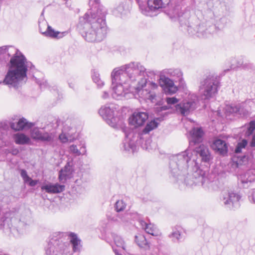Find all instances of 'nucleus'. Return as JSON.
Masks as SVG:
<instances>
[{
  "label": "nucleus",
  "mask_w": 255,
  "mask_h": 255,
  "mask_svg": "<svg viewBox=\"0 0 255 255\" xmlns=\"http://www.w3.org/2000/svg\"><path fill=\"white\" fill-rule=\"evenodd\" d=\"M196 154L201 160L209 162L212 159L207 146L201 144L192 151L187 149L173 155L170 159L169 168L171 176L175 181L184 182L187 185L205 186L209 182L207 173L200 168Z\"/></svg>",
  "instance_id": "obj_1"
},
{
  "label": "nucleus",
  "mask_w": 255,
  "mask_h": 255,
  "mask_svg": "<svg viewBox=\"0 0 255 255\" xmlns=\"http://www.w3.org/2000/svg\"><path fill=\"white\" fill-rule=\"evenodd\" d=\"M145 74L147 75V72L142 65L138 63L131 62L113 71L111 73L112 85H130L129 81L138 80L137 85L134 88L138 97L145 101L157 103L158 85L152 82L147 81Z\"/></svg>",
  "instance_id": "obj_2"
},
{
  "label": "nucleus",
  "mask_w": 255,
  "mask_h": 255,
  "mask_svg": "<svg viewBox=\"0 0 255 255\" xmlns=\"http://www.w3.org/2000/svg\"><path fill=\"white\" fill-rule=\"evenodd\" d=\"M100 0H89V4L97 8L96 13L94 10L87 12L81 19L84 21L83 36L88 42L101 41L106 36L107 27L106 24V10L99 5Z\"/></svg>",
  "instance_id": "obj_3"
},
{
  "label": "nucleus",
  "mask_w": 255,
  "mask_h": 255,
  "mask_svg": "<svg viewBox=\"0 0 255 255\" xmlns=\"http://www.w3.org/2000/svg\"><path fill=\"white\" fill-rule=\"evenodd\" d=\"M24 56H15L10 59L8 69L3 83L9 88L18 89L27 80V66Z\"/></svg>",
  "instance_id": "obj_4"
},
{
  "label": "nucleus",
  "mask_w": 255,
  "mask_h": 255,
  "mask_svg": "<svg viewBox=\"0 0 255 255\" xmlns=\"http://www.w3.org/2000/svg\"><path fill=\"white\" fill-rule=\"evenodd\" d=\"M165 101L170 107L175 105V110L177 113L186 116L196 109L198 98L195 94H191L179 104V100L174 97H167Z\"/></svg>",
  "instance_id": "obj_5"
},
{
  "label": "nucleus",
  "mask_w": 255,
  "mask_h": 255,
  "mask_svg": "<svg viewBox=\"0 0 255 255\" xmlns=\"http://www.w3.org/2000/svg\"><path fill=\"white\" fill-rule=\"evenodd\" d=\"M63 233H55L45 249V255H70L69 243L64 242Z\"/></svg>",
  "instance_id": "obj_6"
},
{
  "label": "nucleus",
  "mask_w": 255,
  "mask_h": 255,
  "mask_svg": "<svg viewBox=\"0 0 255 255\" xmlns=\"http://www.w3.org/2000/svg\"><path fill=\"white\" fill-rule=\"evenodd\" d=\"M189 15L184 13L179 16V21L181 26H187V30L191 35H196L199 37L205 38L209 37L211 34L212 30L214 29V26L206 28L203 25L195 24L193 22V19H189Z\"/></svg>",
  "instance_id": "obj_7"
},
{
  "label": "nucleus",
  "mask_w": 255,
  "mask_h": 255,
  "mask_svg": "<svg viewBox=\"0 0 255 255\" xmlns=\"http://www.w3.org/2000/svg\"><path fill=\"white\" fill-rule=\"evenodd\" d=\"M219 80L217 77L210 76L201 81L199 92L201 98L208 100L213 98L218 91Z\"/></svg>",
  "instance_id": "obj_8"
},
{
  "label": "nucleus",
  "mask_w": 255,
  "mask_h": 255,
  "mask_svg": "<svg viewBox=\"0 0 255 255\" xmlns=\"http://www.w3.org/2000/svg\"><path fill=\"white\" fill-rule=\"evenodd\" d=\"M141 12L146 15L152 16L153 12L167 5L170 0H136Z\"/></svg>",
  "instance_id": "obj_9"
},
{
  "label": "nucleus",
  "mask_w": 255,
  "mask_h": 255,
  "mask_svg": "<svg viewBox=\"0 0 255 255\" xmlns=\"http://www.w3.org/2000/svg\"><path fill=\"white\" fill-rule=\"evenodd\" d=\"M113 85V92L112 96L113 98L117 100H125L132 98L133 97L138 96L137 94L134 91L129 90L130 86L129 85H122L115 84Z\"/></svg>",
  "instance_id": "obj_10"
},
{
  "label": "nucleus",
  "mask_w": 255,
  "mask_h": 255,
  "mask_svg": "<svg viewBox=\"0 0 255 255\" xmlns=\"http://www.w3.org/2000/svg\"><path fill=\"white\" fill-rule=\"evenodd\" d=\"M117 109V105L110 104L102 107L99 111L100 116L112 127L116 126L118 122V118L115 117Z\"/></svg>",
  "instance_id": "obj_11"
},
{
  "label": "nucleus",
  "mask_w": 255,
  "mask_h": 255,
  "mask_svg": "<svg viewBox=\"0 0 255 255\" xmlns=\"http://www.w3.org/2000/svg\"><path fill=\"white\" fill-rule=\"evenodd\" d=\"M15 56H24L15 48L11 46H3L0 47V66L7 64L9 58Z\"/></svg>",
  "instance_id": "obj_12"
},
{
  "label": "nucleus",
  "mask_w": 255,
  "mask_h": 255,
  "mask_svg": "<svg viewBox=\"0 0 255 255\" xmlns=\"http://www.w3.org/2000/svg\"><path fill=\"white\" fill-rule=\"evenodd\" d=\"M241 198L238 193L229 190L223 193L222 201L227 208L232 209L240 206L239 202Z\"/></svg>",
  "instance_id": "obj_13"
},
{
  "label": "nucleus",
  "mask_w": 255,
  "mask_h": 255,
  "mask_svg": "<svg viewBox=\"0 0 255 255\" xmlns=\"http://www.w3.org/2000/svg\"><path fill=\"white\" fill-rule=\"evenodd\" d=\"M73 166V159L68 158L66 165L59 172L58 179L61 182L64 183L73 177L74 172Z\"/></svg>",
  "instance_id": "obj_14"
},
{
  "label": "nucleus",
  "mask_w": 255,
  "mask_h": 255,
  "mask_svg": "<svg viewBox=\"0 0 255 255\" xmlns=\"http://www.w3.org/2000/svg\"><path fill=\"white\" fill-rule=\"evenodd\" d=\"M174 82V80L170 79L165 75L160 74L159 83L161 87L164 88L166 93L171 95L177 91L178 88L175 85Z\"/></svg>",
  "instance_id": "obj_15"
},
{
  "label": "nucleus",
  "mask_w": 255,
  "mask_h": 255,
  "mask_svg": "<svg viewBox=\"0 0 255 255\" xmlns=\"http://www.w3.org/2000/svg\"><path fill=\"white\" fill-rule=\"evenodd\" d=\"M161 74L166 76H169L172 78L175 83H179V86L183 88L185 86V82L183 78V74L179 69H166L163 70Z\"/></svg>",
  "instance_id": "obj_16"
},
{
  "label": "nucleus",
  "mask_w": 255,
  "mask_h": 255,
  "mask_svg": "<svg viewBox=\"0 0 255 255\" xmlns=\"http://www.w3.org/2000/svg\"><path fill=\"white\" fill-rule=\"evenodd\" d=\"M148 118V114L146 112H135L129 118V123L134 127L142 126Z\"/></svg>",
  "instance_id": "obj_17"
},
{
  "label": "nucleus",
  "mask_w": 255,
  "mask_h": 255,
  "mask_svg": "<svg viewBox=\"0 0 255 255\" xmlns=\"http://www.w3.org/2000/svg\"><path fill=\"white\" fill-rule=\"evenodd\" d=\"M239 180L243 188H248L251 186L252 183L255 182V168L250 169L240 175Z\"/></svg>",
  "instance_id": "obj_18"
},
{
  "label": "nucleus",
  "mask_w": 255,
  "mask_h": 255,
  "mask_svg": "<svg viewBox=\"0 0 255 255\" xmlns=\"http://www.w3.org/2000/svg\"><path fill=\"white\" fill-rule=\"evenodd\" d=\"M65 187L64 185L58 183H49L43 185L41 187V189L49 194H57L63 192L65 190Z\"/></svg>",
  "instance_id": "obj_19"
},
{
  "label": "nucleus",
  "mask_w": 255,
  "mask_h": 255,
  "mask_svg": "<svg viewBox=\"0 0 255 255\" xmlns=\"http://www.w3.org/2000/svg\"><path fill=\"white\" fill-rule=\"evenodd\" d=\"M190 134L191 137L189 143L190 145H192L202 141L204 132L201 128L195 127L192 128L190 131Z\"/></svg>",
  "instance_id": "obj_20"
},
{
  "label": "nucleus",
  "mask_w": 255,
  "mask_h": 255,
  "mask_svg": "<svg viewBox=\"0 0 255 255\" xmlns=\"http://www.w3.org/2000/svg\"><path fill=\"white\" fill-rule=\"evenodd\" d=\"M140 226L147 234L153 236H158L160 232L156 227L151 223L147 224L143 220L139 221Z\"/></svg>",
  "instance_id": "obj_21"
},
{
  "label": "nucleus",
  "mask_w": 255,
  "mask_h": 255,
  "mask_svg": "<svg viewBox=\"0 0 255 255\" xmlns=\"http://www.w3.org/2000/svg\"><path fill=\"white\" fill-rule=\"evenodd\" d=\"M213 147L215 150L223 155L228 152V145L224 140L218 139L214 142Z\"/></svg>",
  "instance_id": "obj_22"
},
{
  "label": "nucleus",
  "mask_w": 255,
  "mask_h": 255,
  "mask_svg": "<svg viewBox=\"0 0 255 255\" xmlns=\"http://www.w3.org/2000/svg\"><path fill=\"white\" fill-rule=\"evenodd\" d=\"M33 126L31 123H28L24 118L19 120L16 124L12 123L11 124V128L15 130H22L24 128H30Z\"/></svg>",
  "instance_id": "obj_23"
},
{
  "label": "nucleus",
  "mask_w": 255,
  "mask_h": 255,
  "mask_svg": "<svg viewBox=\"0 0 255 255\" xmlns=\"http://www.w3.org/2000/svg\"><path fill=\"white\" fill-rule=\"evenodd\" d=\"M123 147L126 151L132 152H134L136 149L135 140L131 139L128 135L126 134V138L123 142Z\"/></svg>",
  "instance_id": "obj_24"
},
{
  "label": "nucleus",
  "mask_w": 255,
  "mask_h": 255,
  "mask_svg": "<svg viewBox=\"0 0 255 255\" xmlns=\"http://www.w3.org/2000/svg\"><path fill=\"white\" fill-rule=\"evenodd\" d=\"M70 242L72 246L74 252H80L81 248V240L78 238L76 234L70 233L69 235Z\"/></svg>",
  "instance_id": "obj_25"
},
{
  "label": "nucleus",
  "mask_w": 255,
  "mask_h": 255,
  "mask_svg": "<svg viewBox=\"0 0 255 255\" xmlns=\"http://www.w3.org/2000/svg\"><path fill=\"white\" fill-rule=\"evenodd\" d=\"M135 242L138 247L145 250L150 249V244L147 241L145 237L141 234L135 236Z\"/></svg>",
  "instance_id": "obj_26"
},
{
  "label": "nucleus",
  "mask_w": 255,
  "mask_h": 255,
  "mask_svg": "<svg viewBox=\"0 0 255 255\" xmlns=\"http://www.w3.org/2000/svg\"><path fill=\"white\" fill-rule=\"evenodd\" d=\"M67 33V32L66 31L63 32L56 31L51 26H48L46 30L44 31V32H43V35L52 38H60L65 36Z\"/></svg>",
  "instance_id": "obj_27"
},
{
  "label": "nucleus",
  "mask_w": 255,
  "mask_h": 255,
  "mask_svg": "<svg viewBox=\"0 0 255 255\" xmlns=\"http://www.w3.org/2000/svg\"><path fill=\"white\" fill-rule=\"evenodd\" d=\"M14 139L17 144H26L30 141V138L23 133H16L14 135Z\"/></svg>",
  "instance_id": "obj_28"
},
{
  "label": "nucleus",
  "mask_w": 255,
  "mask_h": 255,
  "mask_svg": "<svg viewBox=\"0 0 255 255\" xmlns=\"http://www.w3.org/2000/svg\"><path fill=\"white\" fill-rule=\"evenodd\" d=\"M158 125V123L155 120L151 121L147 123L146 127L143 129L140 135V138H142V136L144 134L148 133L150 131L156 128Z\"/></svg>",
  "instance_id": "obj_29"
},
{
  "label": "nucleus",
  "mask_w": 255,
  "mask_h": 255,
  "mask_svg": "<svg viewBox=\"0 0 255 255\" xmlns=\"http://www.w3.org/2000/svg\"><path fill=\"white\" fill-rule=\"evenodd\" d=\"M112 237L116 246L122 248L124 250H126L125 242L121 236L116 234H113Z\"/></svg>",
  "instance_id": "obj_30"
},
{
  "label": "nucleus",
  "mask_w": 255,
  "mask_h": 255,
  "mask_svg": "<svg viewBox=\"0 0 255 255\" xmlns=\"http://www.w3.org/2000/svg\"><path fill=\"white\" fill-rule=\"evenodd\" d=\"M92 77L94 82L97 85L98 88H101L104 86V82L101 79L98 72L94 70L93 72Z\"/></svg>",
  "instance_id": "obj_31"
},
{
  "label": "nucleus",
  "mask_w": 255,
  "mask_h": 255,
  "mask_svg": "<svg viewBox=\"0 0 255 255\" xmlns=\"http://www.w3.org/2000/svg\"><path fill=\"white\" fill-rule=\"evenodd\" d=\"M169 237L173 242L178 243L180 242V240L182 239L181 232L180 231L175 229L169 235Z\"/></svg>",
  "instance_id": "obj_32"
},
{
  "label": "nucleus",
  "mask_w": 255,
  "mask_h": 255,
  "mask_svg": "<svg viewBox=\"0 0 255 255\" xmlns=\"http://www.w3.org/2000/svg\"><path fill=\"white\" fill-rule=\"evenodd\" d=\"M247 144L248 141L246 139H243L241 142H238L235 150V153H240L242 152L243 149H245Z\"/></svg>",
  "instance_id": "obj_33"
},
{
  "label": "nucleus",
  "mask_w": 255,
  "mask_h": 255,
  "mask_svg": "<svg viewBox=\"0 0 255 255\" xmlns=\"http://www.w3.org/2000/svg\"><path fill=\"white\" fill-rule=\"evenodd\" d=\"M126 207V203L123 200L117 201L115 204V210L117 212L119 213L123 211Z\"/></svg>",
  "instance_id": "obj_34"
},
{
  "label": "nucleus",
  "mask_w": 255,
  "mask_h": 255,
  "mask_svg": "<svg viewBox=\"0 0 255 255\" xmlns=\"http://www.w3.org/2000/svg\"><path fill=\"white\" fill-rule=\"evenodd\" d=\"M54 137V134L53 133L43 131L39 140L43 141L50 142L53 140Z\"/></svg>",
  "instance_id": "obj_35"
},
{
  "label": "nucleus",
  "mask_w": 255,
  "mask_h": 255,
  "mask_svg": "<svg viewBox=\"0 0 255 255\" xmlns=\"http://www.w3.org/2000/svg\"><path fill=\"white\" fill-rule=\"evenodd\" d=\"M42 132V130L38 128H34L31 130V136L33 139L39 140Z\"/></svg>",
  "instance_id": "obj_36"
},
{
  "label": "nucleus",
  "mask_w": 255,
  "mask_h": 255,
  "mask_svg": "<svg viewBox=\"0 0 255 255\" xmlns=\"http://www.w3.org/2000/svg\"><path fill=\"white\" fill-rule=\"evenodd\" d=\"M48 26H50L48 24L47 21L44 18L41 17L39 20V29L40 33L43 34V32Z\"/></svg>",
  "instance_id": "obj_37"
},
{
  "label": "nucleus",
  "mask_w": 255,
  "mask_h": 255,
  "mask_svg": "<svg viewBox=\"0 0 255 255\" xmlns=\"http://www.w3.org/2000/svg\"><path fill=\"white\" fill-rule=\"evenodd\" d=\"M116 217L117 218V223L119 224H124L128 222V218L127 217L128 215L126 214L116 213Z\"/></svg>",
  "instance_id": "obj_38"
},
{
  "label": "nucleus",
  "mask_w": 255,
  "mask_h": 255,
  "mask_svg": "<svg viewBox=\"0 0 255 255\" xmlns=\"http://www.w3.org/2000/svg\"><path fill=\"white\" fill-rule=\"evenodd\" d=\"M238 110H239V105H232L230 106H228L226 107L225 109V112L227 114L233 113L237 114Z\"/></svg>",
  "instance_id": "obj_39"
},
{
  "label": "nucleus",
  "mask_w": 255,
  "mask_h": 255,
  "mask_svg": "<svg viewBox=\"0 0 255 255\" xmlns=\"http://www.w3.org/2000/svg\"><path fill=\"white\" fill-rule=\"evenodd\" d=\"M59 139L63 143H65L67 141L72 142L73 141V138L66 135L65 133H61L59 136Z\"/></svg>",
  "instance_id": "obj_40"
},
{
  "label": "nucleus",
  "mask_w": 255,
  "mask_h": 255,
  "mask_svg": "<svg viewBox=\"0 0 255 255\" xmlns=\"http://www.w3.org/2000/svg\"><path fill=\"white\" fill-rule=\"evenodd\" d=\"M237 67H242L245 69H252L253 68V65L252 64L248 63L247 62H245V63H243V62H239L237 65Z\"/></svg>",
  "instance_id": "obj_41"
},
{
  "label": "nucleus",
  "mask_w": 255,
  "mask_h": 255,
  "mask_svg": "<svg viewBox=\"0 0 255 255\" xmlns=\"http://www.w3.org/2000/svg\"><path fill=\"white\" fill-rule=\"evenodd\" d=\"M70 151L71 153L75 154L76 155H80L81 153L79 150L78 149L76 145H71L69 147Z\"/></svg>",
  "instance_id": "obj_42"
},
{
  "label": "nucleus",
  "mask_w": 255,
  "mask_h": 255,
  "mask_svg": "<svg viewBox=\"0 0 255 255\" xmlns=\"http://www.w3.org/2000/svg\"><path fill=\"white\" fill-rule=\"evenodd\" d=\"M241 116H246L248 115V111L245 110L242 106L239 105V110H238L237 114Z\"/></svg>",
  "instance_id": "obj_43"
},
{
  "label": "nucleus",
  "mask_w": 255,
  "mask_h": 255,
  "mask_svg": "<svg viewBox=\"0 0 255 255\" xmlns=\"http://www.w3.org/2000/svg\"><path fill=\"white\" fill-rule=\"evenodd\" d=\"M20 175L25 182H27L28 180L30 179V177L28 176L26 171L24 169L20 170Z\"/></svg>",
  "instance_id": "obj_44"
},
{
  "label": "nucleus",
  "mask_w": 255,
  "mask_h": 255,
  "mask_svg": "<svg viewBox=\"0 0 255 255\" xmlns=\"http://www.w3.org/2000/svg\"><path fill=\"white\" fill-rule=\"evenodd\" d=\"M107 220L110 222H113L115 223H117V220L116 215L115 214H111V215H107Z\"/></svg>",
  "instance_id": "obj_45"
},
{
  "label": "nucleus",
  "mask_w": 255,
  "mask_h": 255,
  "mask_svg": "<svg viewBox=\"0 0 255 255\" xmlns=\"http://www.w3.org/2000/svg\"><path fill=\"white\" fill-rule=\"evenodd\" d=\"M83 184L84 181L82 177H80L79 179H77L75 181V185L78 187L82 186Z\"/></svg>",
  "instance_id": "obj_46"
},
{
  "label": "nucleus",
  "mask_w": 255,
  "mask_h": 255,
  "mask_svg": "<svg viewBox=\"0 0 255 255\" xmlns=\"http://www.w3.org/2000/svg\"><path fill=\"white\" fill-rule=\"evenodd\" d=\"M255 129V121H251L250 123L248 130L252 133Z\"/></svg>",
  "instance_id": "obj_47"
},
{
  "label": "nucleus",
  "mask_w": 255,
  "mask_h": 255,
  "mask_svg": "<svg viewBox=\"0 0 255 255\" xmlns=\"http://www.w3.org/2000/svg\"><path fill=\"white\" fill-rule=\"evenodd\" d=\"M68 84H69V86L70 88H71L75 90L77 89V85L76 84V82L75 81H72L71 82H69Z\"/></svg>",
  "instance_id": "obj_48"
},
{
  "label": "nucleus",
  "mask_w": 255,
  "mask_h": 255,
  "mask_svg": "<svg viewBox=\"0 0 255 255\" xmlns=\"http://www.w3.org/2000/svg\"><path fill=\"white\" fill-rule=\"evenodd\" d=\"M8 152L11 153L13 155H16L19 153V150L17 148L13 147L9 150Z\"/></svg>",
  "instance_id": "obj_49"
},
{
  "label": "nucleus",
  "mask_w": 255,
  "mask_h": 255,
  "mask_svg": "<svg viewBox=\"0 0 255 255\" xmlns=\"http://www.w3.org/2000/svg\"><path fill=\"white\" fill-rule=\"evenodd\" d=\"M28 182H29V185L31 187L35 186L38 183L37 180H32L31 178L30 179L28 180Z\"/></svg>",
  "instance_id": "obj_50"
},
{
  "label": "nucleus",
  "mask_w": 255,
  "mask_h": 255,
  "mask_svg": "<svg viewBox=\"0 0 255 255\" xmlns=\"http://www.w3.org/2000/svg\"><path fill=\"white\" fill-rule=\"evenodd\" d=\"M249 200L251 202L255 203V191H254L252 195L249 196Z\"/></svg>",
  "instance_id": "obj_51"
},
{
  "label": "nucleus",
  "mask_w": 255,
  "mask_h": 255,
  "mask_svg": "<svg viewBox=\"0 0 255 255\" xmlns=\"http://www.w3.org/2000/svg\"><path fill=\"white\" fill-rule=\"evenodd\" d=\"M109 97V93L106 92V91H104L103 92V94L102 96V98L103 99H108V98Z\"/></svg>",
  "instance_id": "obj_52"
},
{
  "label": "nucleus",
  "mask_w": 255,
  "mask_h": 255,
  "mask_svg": "<svg viewBox=\"0 0 255 255\" xmlns=\"http://www.w3.org/2000/svg\"><path fill=\"white\" fill-rule=\"evenodd\" d=\"M123 5L122 4V5H120L118 7H117V10L119 11L121 14H123V11H122L123 9Z\"/></svg>",
  "instance_id": "obj_53"
},
{
  "label": "nucleus",
  "mask_w": 255,
  "mask_h": 255,
  "mask_svg": "<svg viewBox=\"0 0 255 255\" xmlns=\"http://www.w3.org/2000/svg\"><path fill=\"white\" fill-rule=\"evenodd\" d=\"M170 108L171 107L168 105L167 106H162L161 107V110L162 111H165L170 109Z\"/></svg>",
  "instance_id": "obj_54"
},
{
  "label": "nucleus",
  "mask_w": 255,
  "mask_h": 255,
  "mask_svg": "<svg viewBox=\"0 0 255 255\" xmlns=\"http://www.w3.org/2000/svg\"><path fill=\"white\" fill-rule=\"evenodd\" d=\"M47 83L46 82H45V83H40L39 84V86L40 87L41 89H43V88H44L46 87V86H47Z\"/></svg>",
  "instance_id": "obj_55"
},
{
  "label": "nucleus",
  "mask_w": 255,
  "mask_h": 255,
  "mask_svg": "<svg viewBox=\"0 0 255 255\" xmlns=\"http://www.w3.org/2000/svg\"><path fill=\"white\" fill-rule=\"evenodd\" d=\"M9 230H10V232H11V233H13L14 231L15 230H16V229H14V228H13V229H12L11 228L9 227Z\"/></svg>",
  "instance_id": "obj_56"
},
{
  "label": "nucleus",
  "mask_w": 255,
  "mask_h": 255,
  "mask_svg": "<svg viewBox=\"0 0 255 255\" xmlns=\"http://www.w3.org/2000/svg\"><path fill=\"white\" fill-rule=\"evenodd\" d=\"M7 221L5 220L3 222V226H4V228L5 229V226H6V223Z\"/></svg>",
  "instance_id": "obj_57"
},
{
  "label": "nucleus",
  "mask_w": 255,
  "mask_h": 255,
  "mask_svg": "<svg viewBox=\"0 0 255 255\" xmlns=\"http://www.w3.org/2000/svg\"><path fill=\"white\" fill-rule=\"evenodd\" d=\"M254 191H255V188L253 189L252 190L251 194L250 196H251V195H252V194H253V193Z\"/></svg>",
  "instance_id": "obj_58"
},
{
  "label": "nucleus",
  "mask_w": 255,
  "mask_h": 255,
  "mask_svg": "<svg viewBox=\"0 0 255 255\" xmlns=\"http://www.w3.org/2000/svg\"><path fill=\"white\" fill-rule=\"evenodd\" d=\"M244 158H246V156L245 155V156H244Z\"/></svg>",
  "instance_id": "obj_59"
}]
</instances>
